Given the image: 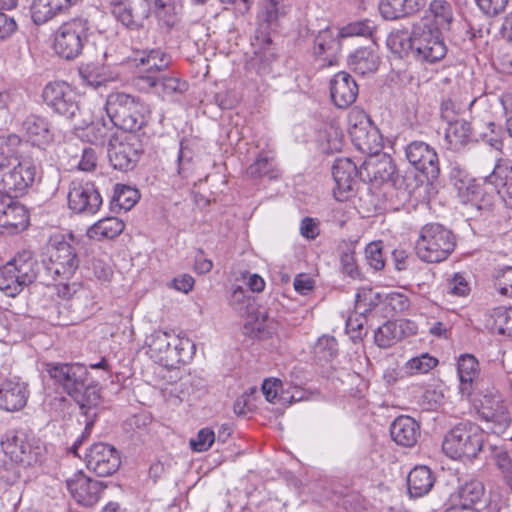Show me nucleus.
<instances>
[{
  "instance_id": "1",
  "label": "nucleus",
  "mask_w": 512,
  "mask_h": 512,
  "mask_svg": "<svg viewBox=\"0 0 512 512\" xmlns=\"http://www.w3.org/2000/svg\"><path fill=\"white\" fill-rule=\"evenodd\" d=\"M349 124V134L356 148L370 155L360 167V177L375 185L392 181L396 167L390 156L379 154L383 143L377 127L363 111L351 112Z\"/></svg>"
},
{
  "instance_id": "2",
  "label": "nucleus",
  "mask_w": 512,
  "mask_h": 512,
  "mask_svg": "<svg viewBox=\"0 0 512 512\" xmlns=\"http://www.w3.org/2000/svg\"><path fill=\"white\" fill-rule=\"evenodd\" d=\"M140 68L135 86L143 92L153 93L163 100H174L184 94L188 83L177 75L167 72L171 62L168 54L160 49L143 51L135 58Z\"/></svg>"
},
{
  "instance_id": "3",
  "label": "nucleus",
  "mask_w": 512,
  "mask_h": 512,
  "mask_svg": "<svg viewBox=\"0 0 512 512\" xmlns=\"http://www.w3.org/2000/svg\"><path fill=\"white\" fill-rule=\"evenodd\" d=\"M45 371L57 390L72 397L83 415L95 410L100 401V388L89 380L87 368L79 363L51 362Z\"/></svg>"
},
{
  "instance_id": "4",
  "label": "nucleus",
  "mask_w": 512,
  "mask_h": 512,
  "mask_svg": "<svg viewBox=\"0 0 512 512\" xmlns=\"http://www.w3.org/2000/svg\"><path fill=\"white\" fill-rule=\"evenodd\" d=\"M452 20V7L447 1H431L422 19L424 30L418 37V56L429 63L437 62L445 56L446 46L440 30L447 28Z\"/></svg>"
},
{
  "instance_id": "5",
  "label": "nucleus",
  "mask_w": 512,
  "mask_h": 512,
  "mask_svg": "<svg viewBox=\"0 0 512 512\" xmlns=\"http://www.w3.org/2000/svg\"><path fill=\"white\" fill-rule=\"evenodd\" d=\"M37 278L43 283L49 281L44 262H38L30 251H23L0 268V290L15 297Z\"/></svg>"
},
{
  "instance_id": "6",
  "label": "nucleus",
  "mask_w": 512,
  "mask_h": 512,
  "mask_svg": "<svg viewBox=\"0 0 512 512\" xmlns=\"http://www.w3.org/2000/svg\"><path fill=\"white\" fill-rule=\"evenodd\" d=\"M106 112L114 127L135 132L145 124V105L139 98L123 92H114L106 100Z\"/></svg>"
},
{
  "instance_id": "7",
  "label": "nucleus",
  "mask_w": 512,
  "mask_h": 512,
  "mask_svg": "<svg viewBox=\"0 0 512 512\" xmlns=\"http://www.w3.org/2000/svg\"><path fill=\"white\" fill-rule=\"evenodd\" d=\"M484 438L485 432L477 424L463 422L446 434L442 449L452 459H472L482 450Z\"/></svg>"
},
{
  "instance_id": "8",
  "label": "nucleus",
  "mask_w": 512,
  "mask_h": 512,
  "mask_svg": "<svg viewBox=\"0 0 512 512\" xmlns=\"http://www.w3.org/2000/svg\"><path fill=\"white\" fill-rule=\"evenodd\" d=\"M1 447L6 456L26 468L40 463L46 450L39 438L22 429L6 432Z\"/></svg>"
},
{
  "instance_id": "9",
  "label": "nucleus",
  "mask_w": 512,
  "mask_h": 512,
  "mask_svg": "<svg viewBox=\"0 0 512 512\" xmlns=\"http://www.w3.org/2000/svg\"><path fill=\"white\" fill-rule=\"evenodd\" d=\"M452 232L440 224L431 223L422 227L418 237V258L428 263L445 260L454 250Z\"/></svg>"
},
{
  "instance_id": "10",
  "label": "nucleus",
  "mask_w": 512,
  "mask_h": 512,
  "mask_svg": "<svg viewBox=\"0 0 512 512\" xmlns=\"http://www.w3.org/2000/svg\"><path fill=\"white\" fill-rule=\"evenodd\" d=\"M36 167L26 159L9 158L0 160V192L5 196L19 197L32 186Z\"/></svg>"
},
{
  "instance_id": "11",
  "label": "nucleus",
  "mask_w": 512,
  "mask_h": 512,
  "mask_svg": "<svg viewBox=\"0 0 512 512\" xmlns=\"http://www.w3.org/2000/svg\"><path fill=\"white\" fill-rule=\"evenodd\" d=\"M439 161L434 148L418 142V197L429 204L436 199L441 188L439 181Z\"/></svg>"
},
{
  "instance_id": "12",
  "label": "nucleus",
  "mask_w": 512,
  "mask_h": 512,
  "mask_svg": "<svg viewBox=\"0 0 512 512\" xmlns=\"http://www.w3.org/2000/svg\"><path fill=\"white\" fill-rule=\"evenodd\" d=\"M88 30L86 19L75 18L63 23L55 36L54 47L57 54L68 60L79 56L87 41Z\"/></svg>"
},
{
  "instance_id": "13",
  "label": "nucleus",
  "mask_w": 512,
  "mask_h": 512,
  "mask_svg": "<svg viewBox=\"0 0 512 512\" xmlns=\"http://www.w3.org/2000/svg\"><path fill=\"white\" fill-rule=\"evenodd\" d=\"M43 262L48 280L69 279L79 266L76 248L65 240L53 243L48 260Z\"/></svg>"
},
{
  "instance_id": "14",
  "label": "nucleus",
  "mask_w": 512,
  "mask_h": 512,
  "mask_svg": "<svg viewBox=\"0 0 512 512\" xmlns=\"http://www.w3.org/2000/svg\"><path fill=\"white\" fill-rule=\"evenodd\" d=\"M476 172L484 184L494 189L512 185V161L494 153H482L476 160Z\"/></svg>"
},
{
  "instance_id": "15",
  "label": "nucleus",
  "mask_w": 512,
  "mask_h": 512,
  "mask_svg": "<svg viewBox=\"0 0 512 512\" xmlns=\"http://www.w3.org/2000/svg\"><path fill=\"white\" fill-rule=\"evenodd\" d=\"M42 98L55 113L71 121L75 120L80 112L75 92L64 81L48 83L43 89Z\"/></svg>"
},
{
  "instance_id": "16",
  "label": "nucleus",
  "mask_w": 512,
  "mask_h": 512,
  "mask_svg": "<svg viewBox=\"0 0 512 512\" xmlns=\"http://www.w3.org/2000/svg\"><path fill=\"white\" fill-rule=\"evenodd\" d=\"M142 153V144L135 135H125L121 138L114 137L109 141L108 158L114 169L120 171L132 170Z\"/></svg>"
},
{
  "instance_id": "17",
  "label": "nucleus",
  "mask_w": 512,
  "mask_h": 512,
  "mask_svg": "<svg viewBox=\"0 0 512 512\" xmlns=\"http://www.w3.org/2000/svg\"><path fill=\"white\" fill-rule=\"evenodd\" d=\"M289 9L290 4L287 0H263L259 15L260 27L252 42L256 54H261L262 50L269 49L272 40L267 30L272 26H277L279 18L285 16Z\"/></svg>"
},
{
  "instance_id": "18",
  "label": "nucleus",
  "mask_w": 512,
  "mask_h": 512,
  "mask_svg": "<svg viewBox=\"0 0 512 512\" xmlns=\"http://www.w3.org/2000/svg\"><path fill=\"white\" fill-rule=\"evenodd\" d=\"M67 198L69 208L77 214L93 215L102 205V197L90 181H72Z\"/></svg>"
},
{
  "instance_id": "19",
  "label": "nucleus",
  "mask_w": 512,
  "mask_h": 512,
  "mask_svg": "<svg viewBox=\"0 0 512 512\" xmlns=\"http://www.w3.org/2000/svg\"><path fill=\"white\" fill-rule=\"evenodd\" d=\"M87 468L100 477L114 474L120 467L119 452L106 443L93 444L85 456Z\"/></svg>"
},
{
  "instance_id": "20",
  "label": "nucleus",
  "mask_w": 512,
  "mask_h": 512,
  "mask_svg": "<svg viewBox=\"0 0 512 512\" xmlns=\"http://www.w3.org/2000/svg\"><path fill=\"white\" fill-rule=\"evenodd\" d=\"M66 487L71 497L78 504L86 507L95 505L103 491L101 482L87 477L81 471L66 480Z\"/></svg>"
},
{
  "instance_id": "21",
  "label": "nucleus",
  "mask_w": 512,
  "mask_h": 512,
  "mask_svg": "<svg viewBox=\"0 0 512 512\" xmlns=\"http://www.w3.org/2000/svg\"><path fill=\"white\" fill-rule=\"evenodd\" d=\"M15 197H0V233L14 234L24 230L29 221L26 208Z\"/></svg>"
},
{
  "instance_id": "22",
  "label": "nucleus",
  "mask_w": 512,
  "mask_h": 512,
  "mask_svg": "<svg viewBox=\"0 0 512 512\" xmlns=\"http://www.w3.org/2000/svg\"><path fill=\"white\" fill-rule=\"evenodd\" d=\"M332 176L335 181L333 193L338 201H344L354 190L360 169L349 158H338L332 166Z\"/></svg>"
},
{
  "instance_id": "23",
  "label": "nucleus",
  "mask_w": 512,
  "mask_h": 512,
  "mask_svg": "<svg viewBox=\"0 0 512 512\" xmlns=\"http://www.w3.org/2000/svg\"><path fill=\"white\" fill-rule=\"evenodd\" d=\"M482 417L491 423L494 434H503L511 424V416L500 395H485L481 400Z\"/></svg>"
},
{
  "instance_id": "24",
  "label": "nucleus",
  "mask_w": 512,
  "mask_h": 512,
  "mask_svg": "<svg viewBox=\"0 0 512 512\" xmlns=\"http://www.w3.org/2000/svg\"><path fill=\"white\" fill-rule=\"evenodd\" d=\"M358 92L355 79L345 71L338 72L330 81L331 99L338 108H347L352 105Z\"/></svg>"
},
{
  "instance_id": "25",
  "label": "nucleus",
  "mask_w": 512,
  "mask_h": 512,
  "mask_svg": "<svg viewBox=\"0 0 512 512\" xmlns=\"http://www.w3.org/2000/svg\"><path fill=\"white\" fill-rule=\"evenodd\" d=\"M27 384L17 378L5 379L0 384V408L14 412L21 410L27 403Z\"/></svg>"
},
{
  "instance_id": "26",
  "label": "nucleus",
  "mask_w": 512,
  "mask_h": 512,
  "mask_svg": "<svg viewBox=\"0 0 512 512\" xmlns=\"http://www.w3.org/2000/svg\"><path fill=\"white\" fill-rule=\"evenodd\" d=\"M456 192L459 202L477 211H488L493 206L495 193L485 191L476 179L464 185V187Z\"/></svg>"
},
{
  "instance_id": "27",
  "label": "nucleus",
  "mask_w": 512,
  "mask_h": 512,
  "mask_svg": "<svg viewBox=\"0 0 512 512\" xmlns=\"http://www.w3.org/2000/svg\"><path fill=\"white\" fill-rule=\"evenodd\" d=\"M380 61L381 59L375 43L367 47L357 48L347 57V63L350 69L361 75L375 73L378 70Z\"/></svg>"
},
{
  "instance_id": "28",
  "label": "nucleus",
  "mask_w": 512,
  "mask_h": 512,
  "mask_svg": "<svg viewBox=\"0 0 512 512\" xmlns=\"http://www.w3.org/2000/svg\"><path fill=\"white\" fill-rule=\"evenodd\" d=\"M77 0H34L31 17L36 25H42L67 12Z\"/></svg>"
},
{
  "instance_id": "29",
  "label": "nucleus",
  "mask_w": 512,
  "mask_h": 512,
  "mask_svg": "<svg viewBox=\"0 0 512 512\" xmlns=\"http://www.w3.org/2000/svg\"><path fill=\"white\" fill-rule=\"evenodd\" d=\"M195 353V344L186 337H172L160 365L166 368H177L180 364L189 362Z\"/></svg>"
},
{
  "instance_id": "30",
  "label": "nucleus",
  "mask_w": 512,
  "mask_h": 512,
  "mask_svg": "<svg viewBox=\"0 0 512 512\" xmlns=\"http://www.w3.org/2000/svg\"><path fill=\"white\" fill-rule=\"evenodd\" d=\"M457 371L459 376V391L462 396H470L474 382L479 375V363L471 354H464L459 357L457 363Z\"/></svg>"
},
{
  "instance_id": "31",
  "label": "nucleus",
  "mask_w": 512,
  "mask_h": 512,
  "mask_svg": "<svg viewBox=\"0 0 512 512\" xmlns=\"http://www.w3.org/2000/svg\"><path fill=\"white\" fill-rule=\"evenodd\" d=\"M28 140L35 146L43 147L53 140L49 122L40 116L30 115L23 122Z\"/></svg>"
},
{
  "instance_id": "32",
  "label": "nucleus",
  "mask_w": 512,
  "mask_h": 512,
  "mask_svg": "<svg viewBox=\"0 0 512 512\" xmlns=\"http://www.w3.org/2000/svg\"><path fill=\"white\" fill-rule=\"evenodd\" d=\"M390 433L398 445L413 447L416 444V421L409 416H400L391 424Z\"/></svg>"
},
{
  "instance_id": "33",
  "label": "nucleus",
  "mask_w": 512,
  "mask_h": 512,
  "mask_svg": "<svg viewBox=\"0 0 512 512\" xmlns=\"http://www.w3.org/2000/svg\"><path fill=\"white\" fill-rule=\"evenodd\" d=\"M447 123L445 142L449 149L458 151L467 144L470 138V125L462 119L449 120Z\"/></svg>"
},
{
  "instance_id": "34",
  "label": "nucleus",
  "mask_w": 512,
  "mask_h": 512,
  "mask_svg": "<svg viewBox=\"0 0 512 512\" xmlns=\"http://www.w3.org/2000/svg\"><path fill=\"white\" fill-rule=\"evenodd\" d=\"M246 173L253 179L267 177L272 180L280 176L275 158L269 152L259 153L255 161L247 168Z\"/></svg>"
},
{
  "instance_id": "35",
  "label": "nucleus",
  "mask_w": 512,
  "mask_h": 512,
  "mask_svg": "<svg viewBox=\"0 0 512 512\" xmlns=\"http://www.w3.org/2000/svg\"><path fill=\"white\" fill-rule=\"evenodd\" d=\"M414 32L409 33L405 30H398L391 33L387 39V46L392 53L396 54L399 58H416L414 50Z\"/></svg>"
},
{
  "instance_id": "36",
  "label": "nucleus",
  "mask_w": 512,
  "mask_h": 512,
  "mask_svg": "<svg viewBox=\"0 0 512 512\" xmlns=\"http://www.w3.org/2000/svg\"><path fill=\"white\" fill-rule=\"evenodd\" d=\"M124 223L117 217H106L92 225L87 235L89 238L101 240L103 238H115L124 230Z\"/></svg>"
},
{
  "instance_id": "37",
  "label": "nucleus",
  "mask_w": 512,
  "mask_h": 512,
  "mask_svg": "<svg viewBox=\"0 0 512 512\" xmlns=\"http://www.w3.org/2000/svg\"><path fill=\"white\" fill-rule=\"evenodd\" d=\"M82 125H85V123L76 122L74 124L76 128H81ZM112 129L113 124L110 122V119L108 121H105L104 119H98L91 122L90 124H86L85 136L91 143L96 145H103L107 139L110 140L114 138L112 137L111 133Z\"/></svg>"
},
{
  "instance_id": "38",
  "label": "nucleus",
  "mask_w": 512,
  "mask_h": 512,
  "mask_svg": "<svg viewBox=\"0 0 512 512\" xmlns=\"http://www.w3.org/2000/svg\"><path fill=\"white\" fill-rule=\"evenodd\" d=\"M139 193L138 190L123 184H116L114 187V193L111 199V209L128 211L138 201Z\"/></svg>"
},
{
  "instance_id": "39",
  "label": "nucleus",
  "mask_w": 512,
  "mask_h": 512,
  "mask_svg": "<svg viewBox=\"0 0 512 512\" xmlns=\"http://www.w3.org/2000/svg\"><path fill=\"white\" fill-rule=\"evenodd\" d=\"M484 486L478 480H470L459 487L456 501L468 506L477 507L484 496Z\"/></svg>"
},
{
  "instance_id": "40",
  "label": "nucleus",
  "mask_w": 512,
  "mask_h": 512,
  "mask_svg": "<svg viewBox=\"0 0 512 512\" xmlns=\"http://www.w3.org/2000/svg\"><path fill=\"white\" fill-rule=\"evenodd\" d=\"M24 104L22 93L15 89L0 91V116L5 120L12 118Z\"/></svg>"
},
{
  "instance_id": "41",
  "label": "nucleus",
  "mask_w": 512,
  "mask_h": 512,
  "mask_svg": "<svg viewBox=\"0 0 512 512\" xmlns=\"http://www.w3.org/2000/svg\"><path fill=\"white\" fill-rule=\"evenodd\" d=\"M172 337H175V335L159 330L155 331L147 338L150 356L159 364L161 363L168 347L171 345Z\"/></svg>"
},
{
  "instance_id": "42",
  "label": "nucleus",
  "mask_w": 512,
  "mask_h": 512,
  "mask_svg": "<svg viewBox=\"0 0 512 512\" xmlns=\"http://www.w3.org/2000/svg\"><path fill=\"white\" fill-rule=\"evenodd\" d=\"M338 38L331 29L320 31L314 40V54L317 56L334 55L340 49Z\"/></svg>"
},
{
  "instance_id": "43",
  "label": "nucleus",
  "mask_w": 512,
  "mask_h": 512,
  "mask_svg": "<svg viewBox=\"0 0 512 512\" xmlns=\"http://www.w3.org/2000/svg\"><path fill=\"white\" fill-rule=\"evenodd\" d=\"M376 31L375 23L370 19H363L354 22H350L347 25L343 26L337 32V36L341 38L348 37H373Z\"/></svg>"
},
{
  "instance_id": "44",
  "label": "nucleus",
  "mask_w": 512,
  "mask_h": 512,
  "mask_svg": "<svg viewBox=\"0 0 512 512\" xmlns=\"http://www.w3.org/2000/svg\"><path fill=\"white\" fill-rule=\"evenodd\" d=\"M23 465L4 454L0 459V481L8 485L17 483L22 477Z\"/></svg>"
},
{
  "instance_id": "45",
  "label": "nucleus",
  "mask_w": 512,
  "mask_h": 512,
  "mask_svg": "<svg viewBox=\"0 0 512 512\" xmlns=\"http://www.w3.org/2000/svg\"><path fill=\"white\" fill-rule=\"evenodd\" d=\"M111 14L127 28L134 29L138 26L132 8L126 0L112 1Z\"/></svg>"
},
{
  "instance_id": "46",
  "label": "nucleus",
  "mask_w": 512,
  "mask_h": 512,
  "mask_svg": "<svg viewBox=\"0 0 512 512\" xmlns=\"http://www.w3.org/2000/svg\"><path fill=\"white\" fill-rule=\"evenodd\" d=\"M395 322L388 321L380 326L374 334L375 343L381 348L392 346L399 338Z\"/></svg>"
},
{
  "instance_id": "47",
  "label": "nucleus",
  "mask_w": 512,
  "mask_h": 512,
  "mask_svg": "<svg viewBox=\"0 0 512 512\" xmlns=\"http://www.w3.org/2000/svg\"><path fill=\"white\" fill-rule=\"evenodd\" d=\"M155 16L167 25H171L174 21L175 8L172 0H144Z\"/></svg>"
},
{
  "instance_id": "48",
  "label": "nucleus",
  "mask_w": 512,
  "mask_h": 512,
  "mask_svg": "<svg viewBox=\"0 0 512 512\" xmlns=\"http://www.w3.org/2000/svg\"><path fill=\"white\" fill-rule=\"evenodd\" d=\"M493 331L499 335L512 336V307L497 308L493 313Z\"/></svg>"
},
{
  "instance_id": "49",
  "label": "nucleus",
  "mask_w": 512,
  "mask_h": 512,
  "mask_svg": "<svg viewBox=\"0 0 512 512\" xmlns=\"http://www.w3.org/2000/svg\"><path fill=\"white\" fill-rule=\"evenodd\" d=\"M22 144L21 138L16 134H10L0 137V160H7L9 158H20V146Z\"/></svg>"
},
{
  "instance_id": "50",
  "label": "nucleus",
  "mask_w": 512,
  "mask_h": 512,
  "mask_svg": "<svg viewBox=\"0 0 512 512\" xmlns=\"http://www.w3.org/2000/svg\"><path fill=\"white\" fill-rule=\"evenodd\" d=\"M102 68L94 63L83 64L79 68V75L83 83L97 88L105 82V77L101 73Z\"/></svg>"
},
{
  "instance_id": "51",
  "label": "nucleus",
  "mask_w": 512,
  "mask_h": 512,
  "mask_svg": "<svg viewBox=\"0 0 512 512\" xmlns=\"http://www.w3.org/2000/svg\"><path fill=\"white\" fill-rule=\"evenodd\" d=\"M492 457L512 489V459L510 455L503 448L494 446L492 447Z\"/></svg>"
},
{
  "instance_id": "52",
  "label": "nucleus",
  "mask_w": 512,
  "mask_h": 512,
  "mask_svg": "<svg viewBox=\"0 0 512 512\" xmlns=\"http://www.w3.org/2000/svg\"><path fill=\"white\" fill-rule=\"evenodd\" d=\"M338 352V343L332 336L324 335L320 337L315 345V354L326 361L336 356Z\"/></svg>"
},
{
  "instance_id": "53",
  "label": "nucleus",
  "mask_w": 512,
  "mask_h": 512,
  "mask_svg": "<svg viewBox=\"0 0 512 512\" xmlns=\"http://www.w3.org/2000/svg\"><path fill=\"white\" fill-rule=\"evenodd\" d=\"M231 306L240 314L252 313L253 305L251 298L242 287H236L230 297Z\"/></svg>"
},
{
  "instance_id": "54",
  "label": "nucleus",
  "mask_w": 512,
  "mask_h": 512,
  "mask_svg": "<svg viewBox=\"0 0 512 512\" xmlns=\"http://www.w3.org/2000/svg\"><path fill=\"white\" fill-rule=\"evenodd\" d=\"M216 439L215 432L210 428H202L195 438L190 439L191 449L195 452L207 451Z\"/></svg>"
},
{
  "instance_id": "55",
  "label": "nucleus",
  "mask_w": 512,
  "mask_h": 512,
  "mask_svg": "<svg viewBox=\"0 0 512 512\" xmlns=\"http://www.w3.org/2000/svg\"><path fill=\"white\" fill-rule=\"evenodd\" d=\"M365 255L368 264L375 270H381L385 266L381 242H371L366 246Z\"/></svg>"
},
{
  "instance_id": "56",
  "label": "nucleus",
  "mask_w": 512,
  "mask_h": 512,
  "mask_svg": "<svg viewBox=\"0 0 512 512\" xmlns=\"http://www.w3.org/2000/svg\"><path fill=\"white\" fill-rule=\"evenodd\" d=\"M435 483V476L426 465H418V497L427 494Z\"/></svg>"
},
{
  "instance_id": "57",
  "label": "nucleus",
  "mask_w": 512,
  "mask_h": 512,
  "mask_svg": "<svg viewBox=\"0 0 512 512\" xmlns=\"http://www.w3.org/2000/svg\"><path fill=\"white\" fill-rule=\"evenodd\" d=\"M401 0H382L379 4V11L384 19L394 20L404 17Z\"/></svg>"
},
{
  "instance_id": "58",
  "label": "nucleus",
  "mask_w": 512,
  "mask_h": 512,
  "mask_svg": "<svg viewBox=\"0 0 512 512\" xmlns=\"http://www.w3.org/2000/svg\"><path fill=\"white\" fill-rule=\"evenodd\" d=\"M494 285L500 294L512 298V267H506L499 272Z\"/></svg>"
},
{
  "instance_id": "59",
  "label": "nucleus",
  "mask_w": 512,
  "mask_h": 512,
  "mask_svg": "<svg viewBox=\"0 0 512 512\" xmlns=\"http://www.w3.org/2000/svg\"><path fill=\"white\" fill-rule=\"evenodd\" d=\"M378 294L374 293L372 289L362 288L359 289L356 294L355 308L361 313H365L375 305L374 298H377Z\"/></svg>"
},
{
  "instance_id": "60",
  "label": "nucleus",
  "mask_w": 512,
  "mask_h": 512,
  "mask_svg": "<svg viewBox=\"0 0 512 512\" xmlns=\"http://www.w3.org/2000/svg\"><path fill=\"white\" fill-rule=\"evenodd\" d=\"M449 178L454 186L455 190L458 191L464 185L470 183L475 178L470 177L469 173L465 168L459 164H452L449 172Z\"/></svg>"
},
{
  "instance_id": "61",
  "label": "nucleus",
  "mask_w": 512,
  "mask_h": 512,
  "mask_svg": "<svg viewBox=\"0 0 512 512\" xmlns=\"http://www.w3.org/2000/svg\"><path fill=\"white\" fill-rule=\"evenodd\" d=\"M341 268L344 274L352 279L360 277V271L356 264L355 253L351 250L344 251L340 257Z\"/></svg>"
},
{
  "instance_id": "62",
  "label": "nucleus",
  "mask_w": 512,
  "mask_h": 512,
  "mask_svg": "<svg viewBox=\"0 0 512 512\" xmlns=\"http://www.w3.org/2000/svg\"><path fill=\"white\" fill-rule=\"evenodd\" d=\"M249 315H254V322L249 321L248 324L251 326L252 330H256L258 333L269 332L271 329L272 320L269 314L264 310H255L253 308L252 313H248Z\"/></svg>"
},
{
  "instance_id": "63",
  "label": "nucleus",
  "mask_w": 512,
  "mask_h": 512,
  "mask_svg": "<svg viewBox=\"0 0 512 512\" xmlns=\"http://www.w3.org/2000/svg\"><path fill=\"white\" fill-rule=\"evenodd\" d=\"M479 9L488 16H495L503 12L508 0H476Z\"/></svg>"
},
{
  "instance_id": "64",
  "label": "nucleus",
  "mask_w": 512,
  "mask_h": 512,
  "mask_svg": "<svg viewBox=\"0 0 512 512\" xmlns=\"http://www.w3.org/2000/svg\"><path fill=\"white\" fill-rule=\"evenodd\" d=\"M91 269L97 279L100 281H109L113 275L111 266L103 259L93 258Z\"/></svg>"
}]
</instances>
